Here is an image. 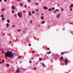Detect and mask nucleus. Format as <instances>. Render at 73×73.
Instances as JSON below:
<instances>
[{"label":"nucleus","instance_id":"9b49d317","mask_svg":"<svg viewBox=\"0 0 73 73\" xmlns=\"http://www.w3.org/2000/svg\"><path fill=\"white\" fill-rule=\"evenodd\" d=\"M51 53V52L49 51V52H47V54H50Z\"/></svg>","mask_w":73,"mask_h":73},{"label":"nucleus","instance_id":"de8ad7c7","mask_svg":"<svg viewBox=\"0 0 73 73\" xmlns=\"http://www.w3.org/2000/svg\"><path fill=\"white\" fill-rule=\"evenodd\" d=\"M23 12L25 13V11L24 10L23 11Z\"/></svg>","mask_w":73,"mask_h":73},{"label":"nucleus","instance_id":"8fccbe9b","mask_svg":"<svg viewBox=\"0 0 73 73\" xmlns=\"http://www.w3.org/2000/svg\"><path fill=\"white\" fill-rule=\"evenodd\" d=\"M1 63H2V62H0V64H1Z\"/></svg>","mask_w":73,"mask_h":73},{"label":"nucleus","instance_id":"7ed1b4c3","mask_svg":"<svg viewBox=\"0 0 73 73\" xmlns=\"http://www.w3.org/2000/svg\"><path fill=\"white\" fill-rule=\"evenodd\" d=\"M18 16L19 17H22V14L21 13H18Z\"/></svg>","mask_w":73,"mask_h":73},{"label":"nucleus","instance_id":"72a5a7b5","mask_svg":"<svg viewBox=\"0 0 73 73\" xmlns=\"http://www.w3.org/2000/svg\"><path fill=\"white\" fill-rule=\"evenodd\" d=\"M7 1V0H4L5 2H6Z\"/></svg>","mask_w":73,"mask_h":73},{"label":"nucleus","instance_id":"a878e982","mask_svg":"<svg viewBox=\"0 0 73 73\" xmlns=\"http://www.w3.org/2000/svg\"><path fill=\"white\" fill-rule=\"evenodd\" d=\"M52 10H54V7H52Z\"/></svg>","mask_w":73,"mask_h":73},{"label":"nucleus","instance_id":"412c9836","mask_svg":"<svg viewBox=\"0 0 73 73\" xmlns=\"http://www.w3.org/2000/svg\"><path fill=\"white\" fill-rule=\"evenodd\" d=\"M44 23H45V21H43L42 22V24H44Z\"/></svg>","mask_w":73,"mask_h":73},{"label":"nucleus","instance_id":"864d4df0","mask_svg":"<svg viewBox=\"0 0 73 73\" xmlns=\"http://www.w3.org/2000/svg\"><path fill=\"white\" fill-rule=\"evenodd\" d=\"M36 11H38V9H37V10H36Z\"/></svg>","mask_w":73,"mask_h":73},{"label":"nucleus","instance_id":"6e6d98bb","mask_svg":"<svg viewBox=\"0 0 73 73\" xmlns=\"http://www.w3.org/2000/svg\"><path fill=\"white\" fill-rule=\"evenodd\" d=\"M2 0H0V2H1V1Z\"/></svg>","mask_w":73,"mask_h":73},{"label":"nucleus","instance_id":"a211bd4d","mask_svg":"<svg viewBox=\"0 0 73 73\" xmlns=\"http://www.w3.org/2000/svg\"><path fill=\"white\" fill-rule=\"evenodd\" d=\"M7 23H9V20H7Z\"/></svg>","mask_w":73,"mask_h":73},{"label":"nucleus","instance_id":"473e14b6","mask_svg":"<svg viewBox=\"0 0 73 73\" xmlns=\"http://www.w3.org/2000/svg\"><path fill=\"white\" fill-rule=\"evenodd\" d=\"M21 31V29H19L18 30V32H19Z\"/></svg>","mask_w":73,"mask_h":73},{"label":"nucleus","instance_id":"bb28decb","mask_svg":"<svg viewBox=\"0 0 73 73\" xmlns=\"http://www.w3.org/2000/svg\"><path fill=\"white\" fill-rule=\"evenodd\" d=\"M70 11H72V10H73V9H72V8H71L70 9Z\"/></svg>","mask_w":73,"mask_h":73},{"label":"nucleus","instance_id":"f257e3e1","mask_svg":"<svg viewBox=\"0 0 73 73\" xmlns=\"http://www.w3.org/2000/svg\"><path fill=\"white\" fill-rule=\"evenodd\" d=\"M2 52H3V54H5V56H7V57H9L10 58H12V57L13 58H14L13 57V55L12 53V52H6L5 53L4 52L3 50H2Z\"/></svg>","mask_w":73,"mask_h":73},{"label":"nucleus","instance_id":"c756f323","mask_svg":"<svg viewBox=\"0 0 73 73\" xmlns=\"http://www.w3.org/2000/svg\"><path fill=\"white\" fill-rule=\"evenodd\" d=\"M11 43H12V41H10V42H9V44H11Z\"/></svg>","mask_w":73,"mask_h":73},{"label":"nucleus","instance_id":"1a4fd4ad","mask_svg":"<svg viewBox=\"0 0 73 73\" xmlns=\"http://www.w3.org/2000/svg\"><path fill=\"white\" fill-rule=\"evenodd\" d=\"M67 53V52H62L61 53V54H62V55H63V54H64V53Z\"/></svg>","mask_w":73,"mask_h":73},{"label":"nucleus","instance_id":"79ce46f5","mask_svg":"<svg viewBox=\"0 0 73 73\" xmlns=\"http://www.w3.org/2000/svg\"><path fill=\"white\" fill-rule=\"evenodd\" d=\"M42 65H43V66H44V63H42Z\"/></svg>","mask_w":73,"mask_h":73},{"label":"nucleus","instance_id":"cd10ccee","mask_svg":"<svg viewBox=\"0 0 73 73\" xmlns=\"http://www.w3.org/2000/svg\"><path fill=\"white\" fill-rule=\"evenodd\" d=\"M31 21L30 23H31V24H32V21L31 20V21Z\"/></svg>","mask_w":73,"mask_h":73},{"label":"nucleus","instance_id":"c03bdc74","mask_svg":"<svg viewBox=\"0 0 73 73\" xmlns=\"http://www.w3.org/2000/svg\"><path fill=\"white\" fill-rule=\"evenodd\" d=\"M23 31H24V33H25V31L24 30Z\"/></svg>","mask_w":73,"mask_h":73},{"label":"nucleus","instance_id":"5fc2aeb1","mask_svg":"<svg viewBox=\"0 0 73 73\" xmlns=\"http://www.w3.org/2000/svg\"><path fill=\"white\" fill-rule=\"evenodd\" d=\"M23 69L24 70H25V69H24V68H23Z\"/></svg>","mask_w":73,"mask_h":73},{"label":"nucleus","instance_id":"6ab92c4d","mask_svg":"<svg viewBox=\"0 0 73 73\" xmlns=\"http://www.w3.org/2000/svg\"><path fill=\"white\" fill-rule=\"evenodd\" d=\"M1 17H4V15H1Z\"/></svg>","mask_w":73,"mask_h":73},{"label":"nucleus","instance_id":"6e6552de","mask_svg":"<svg viewBox=\"0 0 73 73\" xmlns=\"http://www.w3.org/2000/svg\"><path fill=\"white\" fill-rule=\"evenodd\" d=\"M39 61H38V62H39V61H40H40H42V59L41 58H39Z\"/></svg>","mask_w":73,"mask_h":73},{"label":"nucleus","instance_id":"39448f33","mask_svg":"<svg viewBox=\"0 0 73 73\" xmlns=\"http://www.w3.org/2000/svg\"><path fill=\"white\" fill-rule=\"evenodd\" d=\"M73 4H72L71 5L69 6V7L70 8H72V7H73Z\"/></svg>","mask_w":73,"mask_h":73},{"label":"nucleus","instance_id":"dca6fc26","mask_svg":"<svg viewBox=\"0 0 73 73\" xmlns=\"http://www.w3.org/2000/svg\"><path fill=\"white\" fill-rule=\"evenodd\" d=\"M35 52V51H32V53H34Z\"/></svg>","mask_w":73,"mask_h":73},{"label":"nucleus","instance_id":"4c0bfd02","mask_svg":"<svg viewBox=\"0 0 73 73\" xmlns=\"http://www.w3.org/2000/svg\"><path fill=\"white\" fill-rule=\"evenodd\" d=\"M5 61H4V60H2V62H4Z\"/></svg>","mask_w":73,"mask_h":73},{"label":"nucleus","instance_id":"49530a36","mask_svg":"<svg viewBox=\"0 0 73 73\" xmlns=\"http://www.w3.org/2000/svg\"><path fill=\"white\" fill-rule=\"evenodd\" d=\"M19 40V39L17 38V40Z\"/></svg>","mask_w":73,"mask_h":73},{"label":"nucleus","instance_id":"b1692460","mask_svg":"<svg viewBox=\"0 0 73 73\" xmlns=\"http://www.w3.org/2000/svg\"><path fill=\"white\" fill-rule=\"evenodd\" d=\"M41 19H44V17H41Z\"/></svg>","mask_w":73,"mask_h":73},{"label":"nucleus","instance_id":"052dcab7","mask_svg":"<svg viewBox=\"0 0 73 73\" xmlns=\"http://www.w3.org/2000/svg\"><path fill=\"white\" fill-rule=\"evenodd\" d=\"M18 69H19V67H18Z\"/></svg>","mask_w":73,"mask_h":73},{"label":"nucleus","instance_id":"20e7f679","mask_svg":"<svg viewBox=\"0 0 73 73\" xmlns=\"http://www.w3.org/2000/svg\"><path fill=\"white\" fill-rule=\"evenodd\" d=\"M43 9H48V8L45 6H44L43 7Z\"/></svg>","mask_w":73,"mask_h":73},{"label":"nucleus","instance_id":"a18cd8bd","mask_svg":"<svg viewBox=\"0 0 73 73\" xmlns=\"http://www.w3.org/2000/svg\"><path fill=\"white\" fill-rule=\"evenodd\" d=\"M4 9H2V11H4Z\"/></svg>","mask_w":73,"mask_h":73},{"label":"nucleus","instance_id":"58836bf2","mask_svg":"<svg viewBox=\"0 0 73 73\" xmlns=\"http://www.w3.org/2000/svg\"><path fill=\"white\" fill-rule=\"evenodd\" d=\"M14 12H15L14 11H12V13H14Z\"/></svg>","mask_w":73,"mask_h":73},{"label":"nucleus","instance_id":"f03ea898","mask_svg":"<svg viewBox=\"0 0 73 73\" xmlns=\"http://www.w3.org/2000/svg\"><path fill=\"white\" fill-rule=\"evenodd\" d=\"M65 60H65L64 59L62 60L63 61H65V62H66V65H67L68 64V59H66L65 58Z\"/></svg>","mask_w":73,"mask_h":73},{"label":"nucleus","instance_id":"a19ab883","mask_svg":"<svg viewBox=\"0 0 73 73\" xmlns=\"http://www.w3.org/2000/svg\"><path fill=\"white\" fill-rule=\"evenodd\" d=\"M33 57H32L31 58V59H32V60H33Z\"/></svg>","mask_w":73,"mask_h":73},{"label":"nucleus","instance_id":"e433bc0d","mask_svg":"<svg viewBox=\"0 0 73 73\" xmlns=\"http://www.w3.org/2000/svg\"><path fill=\"white\" fill-rule=\"evenodd\" d=\"M47 49L48 50H49V48H48Z\"/></svg>","mask_w":73,"mask_h":73},{"label":"nucleus","instance_id":"3c124183","mask_svg":"<svg viewBox=\"0 0 73 73\" xmlns=\"http://www.w3.org/2000/svg\"><path fill=\"white\" fill-rule=\"evenodd\" d=\"M29 62L30 63H31V61H29Z\"/></svg>","mask_w":73,"mask_h":73},{"label":"nucleus","instance_id":"7c9ffc66","mask_svg":"<svg viewBox=\"0 0 73 73\" xmlns=\"http://www.w3.org/2000/svg\"><path fill=\"white\" fill-rule=\"evenodd\" d=\"M61 10L62 11H64V9H61Z\"/></svg>","mask_w":73,"mask_h":73},{"label":"nucleus","instance_id":"9d476101","mask_svg":"<svg viewBox=\"0 0 73 73\" xmlns=\"http://www.w3.org/2000/svg\"><path fill=\"white\" fill-rule=\"evenodd\" d=\"M12 8L13 9H15V7L14 6H13Z\"/></svg>","mask_w":73,"mask_h":73},{"label":"nucleus","instance_id":"bf43d9fd","mask_svg":"<svg viewBox=\"0 0 73 73\" xmlns=\"http://www.w3.org/2000/svg\"><path fill=\"white\" fill-rule=\"evenodd\" d=\"M27 1H29V0H27Z\"/></svg>","mask_w":73,"mask_h":73},{"label":"nucleus","instance_id":"393cba45","mask_svg":"<svg viewBox=\"0 0 73 73\" xmlns=\"http://www.w3.org/2000/svg\"><path fill=\"white\" fill-rule=\"evenodd\" d=\"M4 20V18H3L2 19V20Z\"/></svg>","mask_w":73,"mask_h":73},{"label":"nucleus","instance_id":"680f3d73","mask_svg":"<svg viewBox=\"0 0 73 73\" xmlns=\"http://www.w3.org/2000/svg\"><path fill=\"white\" fill-rule=\"evenodd\" d=\"M36 69V68H35V69Z\"/></svg>","mask_w":73,"mask_h":73},{"label":"nucleus","instance_id":"0eeeda50","mask_svg":"<svg viewBox=\"0 0 73 73\" xmlns=\"http://www.w3.org/2000/svg\"><path fill=\"white\" fill-rule=\"evenodd\" d=\"M60 14H58V15H57V18H59V17H60Z\"/></svg>","mask_w":73,"mask_h":73},{"label":"nucleus","instance_id":"4d7b16f0","mask_svg":"<svg viewBox=\"0 0 73 73\" xmlns=\"http://www.w3.org/2000/svg\"><path fill=\"white\" fill-rule=\"evenodd\" d=\"M36 4H38V3H36Z\"/></svg>","mask_w":73,"mask_h":73},{"label":"nucleus","instance_id":"ea45409f","mask_svg":"<svg viewBox=\"0 0 73 73\" xmlns=\"http://www.w3.org/2000/svg\"><path fill=\"white\" fill-rule=\"evenodd\" d=\"M56 11H54V13H56Z\"/></svg>","mask_w":73,"mask_h":73},{"label":"nucleus","instance_id":"423d86ee","mask_svg":"<svg viewBox=\"0 0 73 73\" xmlns=\"http://www.w3.org/2000/svg\"><path fill=\"white\" fill-rule=\"evenodd\" d=\"M16 72H17V73H19V72H20V70H17Z\"/></svg>","mask_w":73,"mask_h":73},{"label":"nucleus","instance_id":"aec40b11","mask_svg":"<svg viewBox=\"0 0 73 73\" xmlns=\"http://www.w3.org/2000/svg\"><path fill=\"white\" fill-rule=\"evenodd\" d=\"M63 58V57H61L60 58V60H61Z\"/></svg>","mask_w":73,"mask_h":73},{"label":"nucleus","instance_id":"c85d7f7f","mask_svg":"<svg viewBox=\"0 0 73 73\" xmlns=\"http://www.w3.org/2000/svg\"><path fill=\"white\" fill-rule=\"evenodd\" d=\"M70 23L71 24H72V25H73V23L70 22Z\"/></svg>","mask_w":73,"mask_h":73},{"label":"nucleus","instance_id":"4be33fe9","mask_svg":"<svg viewBox=\"0 0 73 73\" xmlns=\"http://www.w3.org/2000/svg\"><path fill=\"white\" fill-rule=\"evenodd\" d=\"M21 56H19L18 57L19 58H21Z\"/></svg>","mask_w":73,"mask_h":73},{"label":"nucleus","instance_id":"f704fd0d","mask_svg":"<svg viewBox=\"0 0 73 73\" xmlns=\"http://www.w3.org/2000/svg\"><path fill=\"white\" fill-rule=\"evenodd\" d=\"M15 27V26L13 25L12 26V27H13V28H14V27Z\"/></svg>","mask_w":73,"mask_h":73},{"label":"nucleus","instance_id":"4468645a","mask_svg":"<svg viewBox=\"0 0 73 73\" xmlns=\"http://www.w3.org/2000/svg\"><path fill=\"white\" fill-rule=\"evenodd\" d=\"M20 6H21V7H23V4H22V3H20Z\"/></svg>","mask_w":73,"mask_h":73},{"label":"nucleus","instance_id":"603ef678","mask_svg":"<svg viewBox=\"0 0 73 73\" xmlns=\"http://www.w3.org/2000/svg\"><path fill=\"white\" fill-rule=\"evenodd\" d=\"M25 7H27V6L26 5H25Z\"/></svg>","mask_w":73,"mask_h":73},{"label":"nucleus","instance_id":"37998d69","mask_svg":"<svg viewBox=\"0 0 73 73\" xmlns=\"http://www.w3.org/2000/svg\"><path fill=\"white\" fill-rule=\"evenodd\" d=\"M28 2H29H29H31V1L30 0Z\"/></svg>","mask_w":73,"mask_h":73},{"label":"nucleus","instance_id":"2eb2a0df","mask_svg":"<svg viewBox=\"0 0 73 73\" xmlns=\"http://www.w3.org/2000/svg\"><path fill=\"white\" fill-rule=\"evenodd\" d=\"M52 10V9L51 8H50L48 9V11H51Z\"/></svg>","mask_w":73,"mask_h":73},{"label":"nucleus","instance_id":"2f4dec72","mask_svg":"<svg viewBox=\"0 0 73 73\" xmlns=\"http://www.w3.org/2000/svg\"><path fill=\"white\" fill-rule=\"evenodd\" d=\"M56 11H58V9H56Z\"/></svg>","mask_w":73,"mask_h":73},{"label":"nucleus","instance_id":"ddd939ff","mask_svg":"<svg viewBox=\"0 0 73 73\" xmlns=\"http://www.w3.org/2000/svg\"><path fill=\"white\" fill-rule=\"evenodd\" d=\"M29 16H30V15L32 16V14H31V12H29Z\"/></svg>","mask_w":73,"mask_h":73},{"label":"nucleus","instance_id":"13d9d810","mask_svg":"<svg viewBox=\"0 0 73 73\" xmlns=\"http://www.w3.org/2000/svg\"><path fill=\"white\" fill-rule=\"evenodd\" d=\"M18 1H20V0H17Z\"/></svg>","mask_w":73,"mask_h":73},{"label":"nucleus","instance_id":"09e8293b","mask_svg":"<svg viewBox=\"0 0 73 73\" xmlns=\"http://www.w3.org/2000/svg\"><path fill=\"white\" fill-rule=\"evenodd\" d=\"M41 15H44V14L43 13H42L41 14Z\"/></svg>","mask_w":73,"mask_h":73},{"label":"nucleus","instance_id":"5701e85b","mask_svg":"<svg viewBox=\"0 0 73 73\" xmlns=\"http://www.w3.org/2000/svg\"><path fill=\"white\" fill-rule=\"evenodd\" d=\"M35 13V11H33L32 12V13Z\"/></svg>","mask_w":73,"mask_h":73},{"label":"nucleus","instance_id":"f3484780","mask_svg":"<svg viewBox=\"0 0 73 73\" xmlns=\"http://www.w3.org/2000/svg\"><path fill=\"white\" fill-rule=\"evenodd\" d=\"M6 66H7V67H8V66H9V64H6Z\"/></svg>","mask_w":73,"mask_h":73},{"label":"nucleus","instance_id":"c9c22d12","mask_svg":"<svg viewBox=\"0 0 73 73\" xmlns=\"http://www.w3.org/2000/svg\"><path fill=\"white\" fill-rule=\"evenodd\" d=\"M29 46H31V44H29Z\"/></svg>","mask_w":73,"mask_h":73},{"label":"nucleus","instance_id":"f8f14e48","mask_svg":"<svg viewBox=\"0 0 73 73\" xmlns=\"http://www.w3.org/2000/svg\"><path fill=\"white\" fill-rule=\"evenodd\" d=\"M6 25H7V27H8L9 26V24L8 23H7L6 24Z\"/></svg>","mask_w":73,"mask_h":73}]
</instances>
